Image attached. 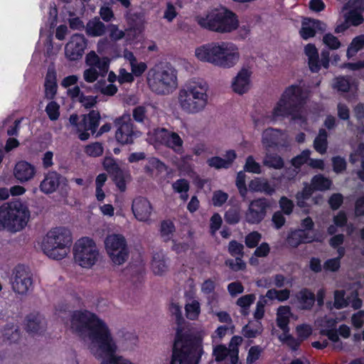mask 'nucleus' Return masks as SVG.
I'll return each instance as SVG.
<instances>
[{"label": "nucleus", "instance_id": "obj_17", "mask_svg": "<svg viewBox=\"0 0 364 364\" xmlns=\"http://www.w3.org/2000/svg\"><path fill=\"white\" fill-rule=\"evenodd\" d=\"M65 181L66 178L58 171H49L44 174V178L40 183L39 189L45 194H50L55 192Z\"/></svg>", "mask_w": 364, "mask_h": 364}, {"label": "nucleus", "instance_id": "obj_19", "mask_svg": "<svg viewBox=\"0 0 364 364\" xmlns=\"http://www.w3.org/2000/svg\"><path fill=\"white\" fill-rule=\"evenodd\" d=\"M36 173L34 165L26 161H20L15 165L14 174L15 178L21 183L27 182L31 180Z\"/></svg>", "mask_w": 364, "mask_h": 364}, {"label": "nucleus", "instance_id": "obj_4", "mask_svg": "<svg viewBox=\"0 0 364 364\" xmlns=\"http://www.w3.org/2000/svg\"><path fill=\"white\" fill-rule=\"evenodd\" d=\"M306 102L304 90L299 85H291L286 87L274 107L272 115L274 120L279 117H292L299 118V110Z\"/></svg>", "mask_w": 364, "mask_h": 364}, {"label": "nucleus", "instance_id": "obj_8", "mask_svg": "<svg viewBox=\"0 0 364 364\" xmlns=\"http://www.w3.org/2000/svg\"><path fill=\"white\" fill-rule=\"evenodd\" d=\"M208 86L205 82H191L180 90L178 101L183 111L197 113L205 107L208 102Z\"/></svg>", "mask_w": 364, "mask_h": 364}, {"label": "nucleus", "instance_id": "obj_23", "mask_svg": "<svg viewBox=\"0 0 364 364\" xmlns=\"http://www.w3.org/2000/svg\"><path fill=\"white\" fill-rule=\"evenodd\" d=\"M45 95L46 98L53 100L58 89L57 75L54 68H49L45 77Z\"/></svg>", "mask_w": 364, "mask_h": 364}, {"label": "nucleus", "instance_id": "obj_10", "mask_svg": "<svg viewBox=\"0 0 364 364\" xmlns=\"http://www.w3.org/2000/svg\"><path fill=\"white\" fill-rule=\"evenodd\" d=\"M105 246L112 262L117 265L124 264L128 259L129 250L125 237L120 234H112L106 237Z\"/></svg>", "mask_w": 364, "mask_h": 364}, {"label": "nucleus", "instance_id": "obj_25", "mask_svg": "<svg viewBox=\"0 0 364 364\" xmlns=\"http://www.w3.org/2000/svg\"><path fill=\"white\" fill-rule=\"evenodd\" d=\"M151 266L154 274H164L168 269L165 255L162 252H155L152 257Z\"/></svg>", "mask_w": 364, "mask_h": 364}, {"label": "nucleus", "instance_id": "obj_47", "mask_svg": "<svg viewBox=\"0 0 364 364\" xmlns=\"http://www.w3.org/2000/svg\"><path fill=\"white\" fill-rule=\"evenodd\" d=\"M261 239V233L257 231H252L245 236V243L248 248H255L257 247Z\"/></svg>", "mask_w": 364, "mask_h": 364}, {"label": "nucleus", "instance_id": "obj_5", "mask_svg": "<svg viewBox=\"0 0 364 364\" xmlns=\"http://www.w3.org/2000/svg\"><path fill=\"white\" fill-rule=\"evenodd\" d=\"M147 84L156 95H169L178 86L177 70L169 64L155 65L148 72Z\"/></svg>", "mask_w": 364, "mask_h": 364}, {"label": "nucleus", "instance_id": "obj_20", "mask_svg": "<svg viewBox=\"0 0 364 364\" xmlns=\"http://www.w3.org/2000/svg\"><path fill=\"white\" fill-rule=\"evenodd\" d=\"M250 75L251 73L247 69L242 68L240 70L232 80V90L239 95L246 93L250 87Z\"/></svg>", "mask_w": 364, "mask_h": 364}, {"label": "nucleus", "instance_id": "obj_45", "mask_svg": "<svg viewBox=\"0 0 364 364\" xmlns=\"http://www.w3.org/2000/svg\"><path fill=\"white\" fill-rule=\"evenodd\" d=\"M349 305V301L345 298V291L343 290H336L334 292L333 306L336 309H342Z\"/></svg>", "mask_w": 364, "mask_h": 364}, {"label": "nucleus", "instance_id": "obj_60", "mask_svg": "<svg viewBox=\"0 0 364 364\" xmlns=\"http://www.w3.org/2000/svg\"><path fill=\"white\" fill-rule=\"evenodd\" d=\"M225 163V159L220 156H213L207 160V164L208 166L215 168L218 170L221 168H228Z\"/></svg>", "mask_w": 364, "mask_h": 364}, {"label": "nucleus", "instance_id": "obj_27", "mask_svg": "<svg viewBox=\"0 0 364 364\" xmlns=\"http://www.w3.org/2000/svg\"><path fill=\"white\" fill-rule=\"evenodd\" d=\"M26 330L28 333H40L43 330L41 316L38 314H30L26 317Z\"/></svg>", "mask_w": 364, "mask_h": 364}, {"label": "nucleus", "instance_id": "obj_58", "mask_svg": "<svg viewBox=\"0 0 364 364\" xmlns=\"http://www.w3.org/2000/svg\"><path fill=\"white\" fill-rule=\"evenodd\" d=\"M328 202L330 208L333 210H336L339 209L343 203V196L340 193H333Z\"/></svg>", "mask_w": 364, "mask_h": 364}, {"label": "nucleus", "instance_id": "obj_16", "mask_svg": "<svg viewBox=\"0 0 364 364\" xmlns=\"http://www.w3.org/2000/svg\"><path fill=\"white\" fill-rule=\"evenodd\" d=\"M132 210L137 220L148 222L150 220L153 207L146 198L138 196L132 201Z\"/></svg>", "mask_w": 364, "mask_h": 364}, {"label": "nucleus", "instance_id": "obj_62", "mask_svg": "<svg viewBox=\"0 0 364 364\" xmlns=\"http://www.w3.org/2000/svg\"><path fill=\"white\" fill-rule=\"evenodd\" d=\"M284 215V214L283 213L278 210L273 213L272 222L275 229L279 230L284 225L286 218Z\"/></svg>", "mask_w": 364, "mask_h": 364}, {"label": "nucleus", "instance_id": "obj_6", "mask_svg": "<svg viewBox=\"0 0 364 364\" xmlns=\"http://www.w3.org/2000/svg\"><path fill=\"white\" fill-rule=\"evenodd\" d=\"M72 242L69 230L64 227H56L47 232L43 241V250L50 258L60 260L69 252Z\"/></svg>", "mask_w": 364, "mask_h": 364}, {"label": "nucleus", "instance_id": "obj_1", "mask_svg": "<svg viewBox=\"0 0 364 364\" xmlns=\"http://www.w3.org/2000/svg\"><path fill=\"white\" fill-rule=\"evenodd\" d=\"M203 353L201 337L176 329L170 364H198Z\"/></svg>", "mask_w": 364, "mask_h": 364}, {"label": "nucleus", "instance_id": "obj_34", "mask_svg": "<svg viewBox=\"0 0 364 364\" xmlns=\"http://www.w3.org/2000/svg\"><path fill=\"white\" fill-rule=\"evenodd\" d=\"M263 164L269 168L274 169H281L284 166L283 159L277 154L269 153L267 151L265 154Z\"/></svg>", "mask_w": 364, "mask_h": 364}, {"label": "nucleus", "instance_id": "obj_42", "mask_svg": "<svg viewBox=\"0 0 364 364\" xmlns=\"http://www.w3.org/2000/svg\"><path fill=\"white\" fill-rule=\"evenodd\" d=\"M279 205L281 209L280 211L284 215H290L294 211V203L287 196H283L279 198Z\"/></svg>", "mask_w": 364, "mask_h": 364}, {"label": "nucleus", "instance_id": "obj_37", "mask_svg": "<svg viewBox=\"0 0 364 364\" xmlns=\"http://www.w3.org/2000/svg\"><path fill=\"white\" fill-rule=\"evenodd\" d=\"M332 185V181L322 174L314 176L311 179V186L314 191H326Z\"/></svg>", "mask_w": 364, "mask_h": 364}, {"label": "nucleus", "instance_id": "obj_54", "mask_svg": "<svg viewBox=\"0 0 364 364\" xmlns=\"http://www.w3.org/2000/svg\"><path fill=\"white\" fill-rule=\"evenodd\" d=\"M262 348L259 346H253L249 349L247 356V363L253 364L260 357Z\"/></svg>", "mask_w": 364, "mask_h": 364}, {"label": "nucleus", "instance_id": "obj_61", "mask_svg": "<svg viewBox=\"0 0 364 364\" xmlns=\"http://www.w3.org/2000/svg\"><path fill=\"white\" fill-rule=\"evenodd\" d=\"M267 304V300L264 296H261L259 300L257 302L256 309L254 312V317L256 320H260L264 315V306Z\"/></svg>", "mask_w": 364, "mask_h": 364}, {"label": "nucleus", "instance_id": "obj_44", "mask_svg": "<svg viewBox=\"0 0 364 364\" xmlns=\"http://www.w3.org/2000/svg\"><path fill=\"white\" fill-rule=\"evenodd\" d=\"M45 111L51 121H55L60 117V106L55 101L48 102Z\"/></svg>", "mask_w": 364, "mask_h": 364}, {"label": "nucleus", "instance_id": "obj_43", "mask_svg": "<svg viewBox=\"0 0 364 364\" xmlns=\"http://www.w3.org/2000/svg\"><path fill=\"white\" fill-rule=\"evenodd\" d=\"M333 87L339 92H348L350 88V79L347 76L336 77Z\"/></svg>", "mask_w": 364, "mask_h": 364}, {"label": "nucleus", "instance_id": "obj_12", "mask_svg": "<svg viewBox=\"0 0 364 364\" xmlns=\"http://www.w3.org/2000/svg\"><path fill=\"white\" fill-rule=\"evenodd\" d=\"M272 205V200L264 197L251 200L245 214L246 221L249 224H259L265 218Z\"/></svg>", "mask_w": 364, "mask_h": 364}, {"label": "nucleus", "instance_id": "obj_11", "mask_svg": "<svg viewBox=\"0 0 364 364\" xmlns=\"http://www.w3.org/2000/svg\"><path fill=\"white\" fill-rule=\"evenodd\" d=\"M114 123L117 127L116 140L122 145L133 144L134 139L141 134L140 132L134 129L131 117L128 114L116 118Z\"/></svg>", "mask_w": 364, "mask_h": 364}, {"label": "nucleus", "instance_id": "obj_52", "mask_svg": "<svg viewBox=\"0 0 364 364\" xmlns=\"http://www.w3.org/2000/svg\"><path fill=\"white\" fill-rule=\"evenodd\" d=\"M244 170L249 173L258 174L262 172L259 164L255 161L252 156L247 157Z\"/></svg>", "mask_w": 364, "mask_h": 364}, {"label": "nucleus", "instance_id": "obj_9", "mask_svg": "<svg viewBox=\"0 0 364 364\" xmlns=\"http://www.w3.org/2000/svg\"><path fill=\"white\" fill-rule=\"evenodd\" d=\"M74 259L79 266L90 269L98 261L100 250L95 241L90 237H82L73 246Z\"/></svg>", "mask_w": 364, "mask_h": 364}, {"label": "nucleus", "instance_id": "obj_35", "mask_svg": "<svg viewBox=\"0 0 364 364\" xmlns=\"http://www.w3.org/2000/svg\"><path fill=\"white\" fill-rule=\"evenodd\" d=\"M290 312V307L288 306H281L278 308L277 325L284 332L289 331V319L284 316Z\"/></svg>", "mask_w": 364, "mask_h": 364}, {"label": "nucleus", "instance_id": "obj_56", "mask_svg": "<svg viewBox=\"0 0 364 364\" xmlns=\"http://www.w3.org/2000/svg\"><path fill=\"white\" fill-rule=\"evenodd\" d=\"M230 349L228 348L224 345H218L213 350V355L215 356V359L217 362L223 361L228 353H230Z\"/></svg>", "mask_w": 364, "mask_h": 364}, {"label": "nucleus", "instance_id": "obj_32", "mask_svg": "<svg viewBox=\"0 0 364 364\" xmlns=\"http://www.w3.org/2000/svg\"><path fill=\"white\" fill-rule=\"evenodd\" d=\"M314 149L321 154H324L328 148V133L326 129H320L318 136L314 141Z\"/></svg>", "mask_w": 364, "mask_h": 364}, {"label": "nucleus", "instance_id": "obj_18", "mask_svg": "<svg viewBox=\"0 0 364 364\" xmlns=\"http://www.w3.org/2000/svg\"><path fill=\"white\" fill-rule=\"evenodd\" d=\"M262 143L267 151H269L270 149L284 146L285 140L282 131L272 127L266 129L262 132Z\"/></svg>", "mask_w": 364, "mask_h": 364}, {"label": "nucleus", "instance_id": "obj_14", "mask_svg": "<svg viewBox=\"0 0 364 364\" xmlns=\"http://www.w3.org/2000/svg\"><path fill=\"white\" fill-rule=\"evenodd\" d=\"M87 46V40L83 34H73L65 46V54L71 61L80 59Z\"/></svg>", "mask_w": 364, "mask_h": 364}, {"label": "nucleus", "instance_id": "obj_26", "mask_svg": "<svg viewBox=\"0 0 364 364\" xmlns=\"http://www.w3.org/2000/svg\"><path fill=\"white\" fill-rule=\"evenodd\" d=\"M321 22L318 20H311L309 23L303 22L299 33L304 40L315 36L316 30L321 29Z\"/></svg>", "mask_w": 364, "mask_h": 364}, {"label": "nucleus", "instance_id": "obj_7", "mask_svg": "<svg viewBox=\"0 0 364 364\" xmlns=\"http://www.w3.org/2000/svg\"><path fill=\"white\" fill-rule=\"evenodd\" d=\"M29 217L28 209L21 202L4 203L0 206V231H20L26 226Z\"/></svg>", "mask_w": 364, "mask_h": 364}, {"label": "nucleus", "instance_id": "obj_57", "mask_svg": "<svg viewBox=\"0 0 364 364\" xmlns=\"http://www.w3.org/2000/svg\"><path fill=\"white\" fill-rule=\"evenodd\" d=\"M107 29L109 32V38L112 41H117L124 38L125 33L123 31L119 30L118 26L115 24H109Z\"/></svg>", "mask_w": 364, "mask_h": 364}, {"label": "nucleus", "instance_id": "obj_21", "mask_svg": "<svg viewBox=\"0 0 364 364\" xmlns=\"http://www.w3.org/2000/svg\"><path fill=\"white\" fill-rule=\"evenodd\" d=\"M296 298L299 309L305 311L311 310L316 301L314 293L308 288H303L299 291L296 294Z\"/></svg>", "mask_w": 364, "mask_h": 364}, {"label": "nucleus", "instance_id": "obj_28", "mask_svg": "<svg viewBox=\"0 0 364 364\" xmlns=\"http://www.w3.org/2000/svg\"><path fill=\"white\" fill-rule=\"evenodd\" d=\"M249 188L252 191L264 193L268 196H272L275 192L274 188L267 181H263L259 178L252 180Z\"/></svg>", "mask_w": 364, "mask_h": 364}, {"label": "nucleus", "instance_id": "obj_55", "mask_svg": "<svg viewBox=\"0 0 364 364\" xmlns=\"http://www.w3.org/2000/svg\"><path fill=\"white\" fill-rule=\"evenodd\" d=\"M172 188L176 193H183V192H188L190 184L188 180L179 178L172 183Z\"/></svg>", "mask_w": 364, "mask_h": 364}, {"label": "nucleus", "instance_id": "obj_49", "mask_svg": "<svg viewBox=\"0 0 364 364\" xmlns=\"http://www.w3.org/2000/svg\"><path fill=\"white\" fill-rule=\"evenodd\" d=\"M103 146L100 142H94L88 144L85 148V152L90 156L97 157L103 154Z\"/></svg>", "mask_w": 364, "mask_h": 364}, {"label": "nucleus", "instance_id": "obj_48", "mask_svg": "<svg viewBox=\"0 0 364 364\" xmlns=\"http://www.w3.org/2000/svg\"><path fill=\"white\" fill-rule=\"evenodd\" d=\"M164 166V164L159 159L152 157L149 159L147 164L144 167V170L146 173L152 175L154 170H160Z\"/></svg>", "mask_w": 364, "mask_h": 364}, {"label": "nucleus", "instance_id": "obj_36", "mask_svg": "<svg viewBox=\"0 0 364 364\" xmlns=\"http://www.w3.org/2000/svg\"><path fill=\"white\" fill-rule=\"evenodd\" d=\"M256 296L254 294H249L240 297L236 304L241 308L240 313L242 316H247L250 314V307L255 302Z\"/></svg>", "mask_w": 364, "mask_h": 364}, {"label": "nucleus", "instance_id": "obj_33", "mask_svg": "<svg viewBox=\"0 0 364 364\" xmlns=\"http://www.w3.org/2000/svg\"><path fill=\"white\" fill-rule=\"evenodd\" d=\"M175 232L176 227L172 220H164L161 222L159 232L164 242L170 241Z\"/></svg>", "mask_w": 364, "mask_h": 364}, {"label": "nucleus", "instance_id": "obj_2", "mask_svg": "<svg viewBox=\"0 0 364 364\" xmlns=\"http://www.w3.org/2000/svg\"><path fill=\"white\" fill-rule=\"evenodd\" d=\"M195 54L199 60L223 68H232L240 59L237 47L225 41L202 45L196 49Z\"/></svg>", "mask_w": 364, "mask_h": 364}, {"label": "nucleus", "instance_id": "obj_53", "mask_svg": "<svg viewBox=\"0 0 364 364\" xmlns=\"http://www.w3.org/2000/svg\"><path fill=\"white\" fill-rule=\"evenodd\" d=\"M228 199V194L223 191H215L212 197V203L215 207L223 206Z\"/></svg>", "mask_w": 364, "mask_h": 364}, {"label": "nucleus", "instance_id": "obj_50", "mask_svg": "<svg viewBox=\"0 0 364 364\" xmlns=\"http://www.w3.org/2000/svg\"><path fill=\"white\" fill-rule=\"evenodd\" d=\"M323 42L331 50H337L341 46L338 38L331 33H326L323 36Z\"/></svg>", "mask_w": 364, "mask_h": 364}, {"label": "nucleus", "instance_id": "obj_64", "mask_svg": "<svg viewBox=\"0 0 364 364\" xmlns=\"http://www.w3.org/2000/svg\"><path fill=\"white\" fill-rule=\"evenodd\" d=\"M363 154H364V144L360 143L358 145L357 149L354 151H353L350 154L349 162L351 164H356L360 160V157L361 156H363Z\"/></svg>", "mask_w": 364, "mask_h": 364}, {"label": "nucleus", "instance_id": "obj_3", "mask_svg": "<svg viewBox=\"0 0 364 364\" xmlns=\"http://www.w3.org/2000/svg\"><path fill=\"white\" fill-rule=\"evenodd\" d=\"M196 20L201 28L219 33H230L239 26L237 14L224 6L215 8Z\"/></svg>", "mask_w": 364, "mask_h": 364}, {"label": "nucleus", "instance_id": "obj_51", "mask_svg": "<svg viewBox=\"0 0 364 364\" xmlns=\"http://www.w3.org/2000/svg\"><path fill=\"white\" fill-rule=\"evenodd\" d=\"M333 170L336 173H341L347 168V162L343 157L340 156H333L331 159Z\"/></svg>", "mask_w": 364, "mask_h": 364}, {"label": "nucleus", "instance_id": "obj_63", "mask_svg": "<svg viewBox=\"0 0 364 364\" xmlns=\"http://www.w3.org/2000/svg\"><path fill=\"white\" fill-rule=\"evenodd\" d=\"M281 340L291 348L292 351H296L299 348L301 341L295 338L291 334L286 335L283 339Z\"/></svg>", "mask_w": 364, "mask_h": 364}, {"label": "nucleus", "instance_id": "obj_15", "mask_svg": "<svg viewBox=\"0 0 364 364\" xmlns=\"http://www.w3.org/2000/svg\"><path fill=\"white\" fill-rule=\"evenodd\" d=\"M156 139L162 144L172 149L178 154L183 151V139L176 132H170L165 128L155 130Z\"/></svg>", "mask_w": 364, "mask_h": 364}, {"label": "nucleus", "instance_id": "obj_30", "mask_svg": "<svg viewBox=\"0 0 364 364\" xmlns=\"http://www.w3.org/2000/svg\"><path fill=\"white\" fill-rule=\"evenodd\" d=\"M4 341L10 343L17 342L21 337L19 327L14 323H6L3 330Z\"/></svg>", "mask_w": 364, "mask_h": 364}, {"label": "nucleus", "instance_id": "obj_39", "mask_svg": "<svg viewBox=\"0 0 364 364\" xmlns=\"http://www.w3.org/2000/svg\"><path fill=\"white\" fill-rule=\"evenodd\" d=\"M102 165L105 170H106L112 177L120 173L122 171L119 164L112 157H105Z\"/></svg>", "mask_w": 364, "mask_h": 364}, {"label": "nucleus", "instance_id": "obj_41", "mask_svg": "<svg viewBox=\"0 0 364 364\" xmlns=\"http://www.w3.org/2000/svg\"><path fill=\"white\" fill-rule=\"evenodd\" d=\"M186 317L190 320L198 319L200 313V304L197 300L192 301L191 303L187 304L185 306Z\"/></svg>", "mask_w": 364, "mask_h": 364}, {"label": "nucleus", "instance_id": "obj_40", "mask_svg": "<svg viewBox=\"0 0 364 364\" xmlns=\"http://www.w3.org/2000/svg\"><path fill=\"white\" fill-rule=\"evenodd\" d=\"M240 209L239 207H231L225 213L224 218L229 225L237 224L240 220Z\"/></svg>", "mask_w": 364, "mask_h": 364}, {"label": "nucleus", "instance_id": "obj_31", "mask_svg": "<svg viewBox=\"0 0 364 364\" xmlns=\"http://www.w3.org/2000/svg\"><path fill=\"white\" fill-rule=\"evenodd\" d=\"M363 11V8L362 7H356L350 9L344 16L346 21L353 26H360L364 21L362 14Z\"/></svg>", "mask_w": 364, "mask_h": 364}, {"label": "nucleus", "instance_id": "obj_13", "mask_svg": "<svg viewBox=\"0 0 364 364\" xmlns=\"http://www.w3.org/2000/svg\"><path fill=\"white\" fill-rule=\"evenodd\" d=\"M14 277L11 282L13 290L19 294H26L33 287V279L24 265L18 264L14 271Z\"/></svg>", "mask_w": 364, "mask_h": 364}, {"label": "nucleus", "instance_id": "obj_59", "mask_svg": "<svg viewBox=\"0 0 364 364\" xmlns=\"http://www.w3.org/2000/svg\"><path fill=\"white\" fill-rule=\"evenodd\" d=\"M78 102L85 108L90 109L94 107L97 103V97L96 96L85 95L84 93L81 95Z\"/></svg>", "mask_w": 364, "mask_h": 364}, {"label": "nucleus", "instance_id": "obj_46", "mask_svg": "<svg viewBox=\"0 0 364 364\" xmlns=\"http://www.w3.org/2000/svg\"><path fill=\"white\" fill-rule=\"evenodd\" d=\"M228 252L232 257H242L244 255V245L237 240H232L228 244Z\"/></svg>", "mask_w": 364, "mask_h": 364}, {"label": "nucleus", "instance_id": "obj_22", "mask_svg": "<svg viewBox=\"0 0 364 364\" xmlns=\"http://www.w3.org/2000/svg\"><path fill=\"white\" fill-rule=\"evenodd\" d=\"M100 119L101 116L100 112L98 110L92 109L88 114L82 115V118L80 122V127L90 129L92 134H95L100 125Z\"/></svg>", "mask_w": 364, "mask_h": 364}, {"label": "nucleus", "instance_id": "obj_29", "mask_svg": "<svg viewBox=\"0 0 364 364\" xmlns=\"http://www.w3.org/2000/svg\"><path fill=\"white\" fill-rule=\"evenodd\" d=\"M106 31V26L99 18H95L87 23L86 33L89 36H102Z\"/></svg>", "mask_w": 364, "mask_h": 364}, {"label": "nucleus", "instance_id": "obj_38", "mask_svg": "<svg viewBox=\"0 0 364 364\" xmlns=\"http://www.w3.org/2000/svg\"><path fill=\"white\" fill-rule=\"evenodd\" d=\"M364 48V35L355 37L347 49L348 57H352Z\"/></svg>", "mask_w": 364, "mask_h": 364}, {"label": "nucleus", "instance_id": "obj_24", "mask_svg": "<svg viewBox=\"0 0 364 364\" xmlns=\"http://www.w3.org/2000/svg\"><path fill=\"white\" fill-rule=\"evenodd\" d=\"M314 240L312 236L303 230L298 229L291 231L287 236V244L294 248L299 247L302 243L311 242Z\"/></svg>", "mask_w": 364, "mask_h": 364}]
</instances>
